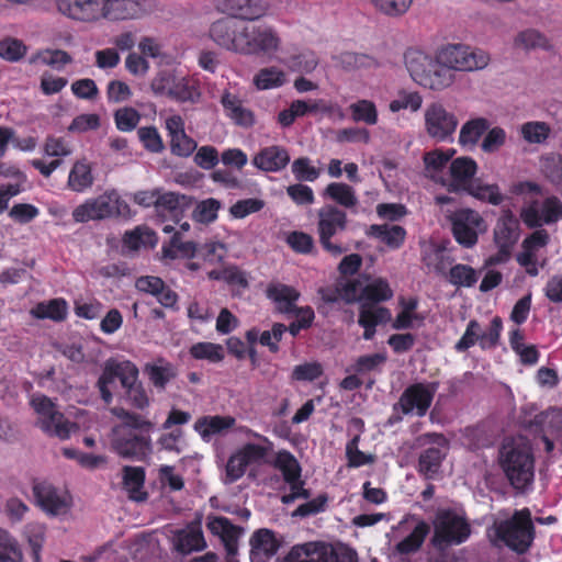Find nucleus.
<instances>
[{"label":"nucleus","instance_id":"1","mask_svg":"<svg viewBox=\"0 0 562 562\" xmlns=\"http://www.w3.org/2000/svg\"><path fill=\"white\" fill-rule=\"evenodd\" d=\"M210 36L220 47L243 56L272 59L282 47L281 36L274 26L234 18L215 21L210 27Z\"/></svg>","mask_w":562,"mask_h":562},{"label":"nucleus","instance_id":"2","mask_svg":"<svg viewBox=\"0 0 562 562\" xmlns=\"http://www.w3.org/2000/svg\"><path fill=\"white\" fill-rule=\"evenodd\" d=\"M111 412L123 420L113 429V449L123 458L145 460L151 452L149 432L154 428L153 423L124 408L114 407Z\"/></svg>","mask_w":562,"mask_h":562},{"label":"nucleus","instance_id":"3","mask_svg":"<svg viewBox=\"0 0 562 562\" xmlns=\"http://www.w3.org/2000/svg\"><path fill=\"white\" fill-rule=\"evenodd\" d=\"M499 462L516 490H524L533 481L535 460L526 438L506 439L501 449Z\"/></svg>","mask_w":562,"mask_h":562},{"label":"nucleus","instance_id":"4","mask_svg":"<svg viewBox=\"0 0 562 562\" xmlns=\"http://www.w3.org/2000/svg\"><path fill=\"white\" fill-rule=\"evenodd\" d=\"M405 66L412 79L419 86L440 91L450 87L454 74L438 61V56H430L423 50L409 48L404 55Z\"/></svg>","mask_w":562,"mask_h":562},{"label":"nucleus","instance_id":"5","mask_svg":"<svg viewBox=\"0 0 562 562\" xmlns=\"http://www.w3.org/2000/svg\"><path fill=\"white\" fill-rule=\"evenodd\" d=\"M488 536L518 553L526 552L533 539L530 512L528 509L517 510L510 519L496 522Z\"/></svg>","mask_w":562,"mask_h":562},{"label":"nucleus","instance_id":"6","mask_svg":"<svg viewBox=\"0 0 562 562\" xmlns=\"http://www.w3.org/2000/svg\"><path fill=\"white\" fill-rule=\"evenodd\" d=\"M471 535V527L464 515L454 509H439L434 519L435 547L443 549L465 542Z\"/></svg>","mask_w":562,"mask_h":562},{"label":"nucleus","instance_id":"7","mask_svg":"<svg viewBox=\"0 0 562 562\" xmlns=\"http://www.w3.org/2000/svg\"><path fill=\"white\" fill-rule=\"evenodd\" d=\"M436 55L438 61L450 69V74L482 70L491 60L485 50L465 44H447L440 47Z\"/></svg>","mask_w":562,"mask_h":562},{"label":"nucleus","instance_id":"8","mask_svg":"<svg viewBox=\"0 0 562 562\" xmlns=\"http://www.w3.org/2000/svg\"><path fill=\"white\" fill-rule=\"evenodd\" d=\"M57 9L63 15L81 22H93L101 18L125 20L122 11L105 0H58Z\"/></svg>","mask_w":562,"mask_h":562},{"label":"nucleus","instance_id":"9","mask_svg":"<svg viewBox=\"0 0 562 562\" xmlns=\"http://www.w3.org/2000/svg\"><path fill=\"white\" fill-rule=\"evenodd\" d=\"M31 405L38 415L37 423L41 429L47 435L65 440L75 431V424L67 420L47 396L34 394Z\"/></svg>","mask_w":562,"mask_h":562},{"label":"nucleus","instance_id":"10","mask_svg":"<svg viewBox=\"0 0 562 562\" xmlns=\"http://www.w3.org/2000/svg\"><path fill=\"white\" fill-rule=\"evenodd\" d=\"M520 218L529 228L553 225L562 220V201L555 195L526 201L520 210Z\"/></svg>","mask_w":562,"mask_h":562},{"label":"nucleus","instance_id":"11","mask_svg":"<svg viewBox=\"0 0 562 562\" xmlns=\"http://www.w3.org/2000/svg\"><path fill=\"white\" fill-rule=\"evenodd\" d=\"M549 241L550 235L543 228L536 229L522 240L521 250L517 254L516 260L528 276L537 277L540 269L547 265L546 248Z\"/></svg>","mask_w":562,"mask_h":562},{"label":"nucleus","instance_id":"12","mask_svg":"<svg viewBox=\"0 0 562 562\" xmlns=\"http://www.w3.org/2000/svg\"><path fill=\"white\" fill-rule=\"evenodd\" d=\"M317 233L323 248L333 256L341 255L345 249L331 241V238L347 227V214L335 205L327 204L317 211Z\"/></svg>","mask_w":562,"mask_h":562},{"label":"nucleus","instance_id":"13","mask_svg":"<svg viewBox=\"0 0 562 562\" xmlns=\"http://www.w3.org/2000/svg\"><path fill=\"white\" fill-rule=\"evenodd\" d=\"M438 386V382H418L407 386L398 402L394 404V412L417 417L425 416Z\"/></svg>","mask_w":562,"mask_h":562},{"label":"nucleus","instance_id":"14","mask_svg":"<svg viewBox=\"0 0 562 562\" xmlns=\"http://www.w3.org/2000/svg\"><path fill=\"white\" fill-rule=\"evenodd\" d=\"M338 296L348 303L360 301L362 304L370 305L369 303L390 300L393 296V291L385 279L376 278L366 286L356 281L341 283L338 289Z\"/></svg>","mask_w":562,"mask_h":562},{"label":"nucleus","instance_id":"15","mask_svg":"<svg viewBox=\"0 0 562 562\" xmlns=\"http://www.w3.org/2000/svg\"><path fill=\"white\" fill-rule=\"evenodd\" d=\"M32 490L35 504L47 515L65 516L70 512L72 498L64 487L47 481H35Z\"/></svg>","mask_w":562,"mask_h":562},{"label":"nucleus","instance_id":"16","mask_svg":"<svg viewBox=\"0 0 562 562\" xmlns=\"http://www.w3.org/2000/svg\"><path fill=\"white\" fill-rule=\"evenodd\" d=\"M134 363L130 360L108 359L97 381V389L102 401L109 405L113 402L119 383L122 389L130 381Z\"/></svg>","mask_w":562,"mask_h":562},{"label":"nucleus","instance_id":"17","mask_svg":"<svg viewBox=\"0 0 562 562\" xmlns=\"http://www.w3.org/2000/svg\"><path fill=\"white\" fill-rule=\"evenodd\" d=\"M121 199L115 190L106 191L97 198L88 199L72 211L74 221L86 223L103 220L120 213Z\"/></svg>","mask_w":562,"mask_h":562},{"label":"nucleus","instance_id":"18","mask_svg":"<svg viewBox=\"0 0 562 562\" xmlns=\"http://www.w3.org/2000/svg\"><path fill=\"white\" fill-rule=\"evenodd\" d=\"M418 445L427 447L419 456L418 469L427 479L438 474L442 460L448 452V441L440 434H425L418 439Z\"/></svg>","mask_w":562,"mask_h":562},{"label":"nucleus","instance_id":"19","mask_svg":"<svg viewBox=\"0 0 562 562\" xmlns=\"http://www.w3.org/2000/svg\"><path fill=\"white\" fill-rule=\"evenodd\" d=\"M519 238V222L509 211L504 212L498 218L494 229V240L498 247L497 254L488 259V263L496 265L506 261L514 245Z\"/></svg>","mask_w":562,"mask_h":562},{"label":"nucleus","instance_id":"20","mask_svg":"<svg viewBox=\"0 0 562 562\" xmlns=\"http://www.w3.org/2000/svg\"><path fill=\"white\" fill-rule=\"evenodd\" d=\"M452 232L456 240L470 248L476 244L479 234L485 229L482 216L473 210L461 209L451 216Z\"/></svg>","mask_w":562,"mask_h":562},{"label":"nucleus","instance_id":"21","mask_svg":"<svg viewBox=\"0 0 562 562\" xmlns=\"http://www.w3.org/2000/svg\"><path fill=\"white\" fill-rule=\"evenodd\" d=\"M458 126V120L441 103L429 104L425 110V128L428 135L439 142L451 138Z\"/></svg>","mask_w":562,"mask_h":562},{"label":"nucleus","instance_id":"22","mask_svg":"<svg viewBox=\"0 0 562 562\" xmlns=\"http://www.w3.org/2000/svg\"><path fill=\"white\" fill-rule=\"evenodd\" d=\"M532 425L539 428L547 452L562 453V407H549L536 415Z\"/></svg>","mask_w":562,"mask_h":562},{"label":"nucleus","instance_id":"23","mask_svg":"<svg viewBox=\"0 0 562 562\" xmlns=\"http://www.w3.org/2000/svg\"><path fill=\"white\" fill-rule=\"evenodd\" d=\"M276 467L281 471L284 481L289 484L290 492L282 496L284 504L293 503L297 498H308L310 493L303 487L301 481V467L297 460L286 451L278 453Z\"/></svg>","mask_w":562,"mask_h":562},{"label":"nucleus","instance_id":"24","mask_svg":"<svg viewBox=\"0 0 562 562\" xmlns=\"http://www.w3.org/2000/svg\"><path fill=\"white\" fill-rule=\"evenodd\" d=\"M267 449L260 445L248 443L232 454L226 464V480L232 483L240 479L249 464L265 458Z\"/></svg>","mask_w":562,"mask_h":562},{"label":"nucleus","instance_id":"25","mask_svg":"<svg viewBox=\"0 0 562 562\" xmlns=\"http://www.w3.org/2000/svg\"><path fill=\"white\" fill-rule=\"evenodd\" d=\"M206 526L210 532L218 537L224 544L227 553L226 562H238L236 553L243 529L233 525L226 517H209Z\"/></svg>","mask_w":562,"mask_h":562},{"label":"nucleus","instance_id":"26","mask_svg":"<svg viewBox=\"0 0 562 562\" xmlns=\"http://www.w3.org/2000/svg\"><path fill=\"white\" fill-rule=\"evenodd\" d=\"M476 170L477 165L472 158L458 157L450 164L449 178L443 184L453 191H467L475 180Z\"/></svg>","mask_w":562,"mask_h":562},{"label":"nucleus","instance_id":"27","mask_svg":"<svg viewBox=\"0 0 562 562\" xmlns=\"http://www.w3.org/2000/svg\"><path fill=\"white\" fill-rule=\"evenodd\" d=\"M252 165L265 172H279L290 162L289 151L279 145L261 148L251 160Z\"/></svg>","mask_w":562,"mask_h":562},{"label":"nucleus","instance_id":"28","mask_svg":"<svg viewBox=\"0 0 562 562\" xmlns=\"http://www.w3.org/2000/svg\"><path fill=\"white\" fill-rule=\"evenodd\" d=\"M284 562H336L331 549L323 543L307 542L294 546Z\"/></svg>","mask_w":562,"mask_h":562},{"label":"nucleus","instance_id":"29","mask_svg":"<svg viewBox=\"0 0 562 562\" xmlns=\"http://www.w3.org/2000/svg\"><path fill=\"white\" fill-rule=\"evenodd\" d=\"M224 9L238 21H255L267 14L269 4L265 0H224Z\"/></svg>","mask_w":562,"mask_h":562},{"label":"nucleus","instance_id":"30","mask_svg":"<svg viewBox=\"0 0 562 562\" xmlns=\"http://www.w3.org/2000/svg\"><path fill=\"white\" fill-rule=\"evenodd\" d=\"M406 527L411 529L409 535L396 544L397 551L404 554L418 550L429 532V526L425 521L415 520L414 518L402 520L397 529L403 530Z\"/></svg>","mask_w":562,"mask_h":562},{"label":"nucleus","instance_id":"31","mask_svg":"<svg viewBox=\"0 0 562 562\" xmlns=\"http://www.w3.org/2000/svg\"><path fill=\"white\" fill-rule=\"evenodd\" d=\"M250 559L252 562L272 557L278 551V541L269 529H259L250 538Z\"/></svg>","mask_w":562,"mask_h":562},{"label":"nucleus","instance_id":"32","mask_svg":"<svg viewBox=\"0 0 562 562\" xmlns=\"http://www.w3.org/2000/svg\"><path fill=\"white\" fill-rule=\"evenodd\" d=\"M173 544L177 551L182 554H189L194 551H201L206 547V542L199 525H190L173 536Z\"/></svg>","mask_w":562,"mask_h":562},{"label":"nucleus","instance_id":"33","mask_svg":"<svg viewBox=\"0 0 562 562\" xmlns=\"http://www.w3.org/2000/svg\"><path fill=\"white\" fill-rule=\"evenodd\" d=\"M235 422L232 416H203L195 422L194 429L203 440L210 441L214 436L225 434Z\"/></svg>","mask_w":562,"mask_h":562},{"label":"nucleus","instance_id":"34","mask_svg":"<svg viewBox=\"0 0 562 562\" xmlns=\"http://www.w3.org/2000/svg\"><path fill=\"white\" fill-rule=\"evenodd\" d=\"M266 294L277 305L278 310L285 314L294 312L295 302L300 297V293L293 286L280 282L269 283Z\"/></svg>","mask_w":562,"mask_h":562},{"label":"nucleus","instance_id":"35","mask_svg":"<svg viewBox=\"0 0 562 562\" xmlns=\"http://www.w3.org/2000/svg\"><path fill=\"white\" fill-rule=\"evenodd\" d=\"M221 104L226 116L235 124L240 126H251L254 124V115L251 111L244 106L243 101L234 93L224 91L221 97Z\"/></svg>","mask_w":562,"mask_h":562},{"label":"nucleus","instance_id":"36","mask_svg":"<svg viewBox=\"0 0 562 562\" xmlns=\"http://www.w3.org/2000/svg\"><path fill=\"white\" fill-rule=\"evenodd\" d=\"M390 319L391 313L387 308L362 304L358 322L364 328L363 338L370 340L375 334L376 325Z\"/></svg>","mask_w":562,"mask_h":562},{"label":"nucleus","instance_id":"37","mask_svg":"<svg viewBox=\"0 0 562 562\" xmlns=\"http://www.w3.org/2000/svg\"><path fill=\"white\" fill-rule=\"evenodd\" d=\"M286 82V72L278 66L263 67L252 78V85L259 91L279 89Z\"/></svg>","mask_w":562,"mask_h":562},{"label":"nucleus","instance_id":"38","mask_svg":"<svg viewBox=\"0 0 562 562\" xmlns=\"http://www.w3.org/2000/svg\"><path fill=\"white\" fill-rule=\"evenodd\" d=\"M139 371L136 366L132 370V379L124 385V400L127 404L137 409H145L149 406V396L138 380Z\"/></svg>","mask_w":562,"mask_h":562},{"label":"nucleus","instance_id":"39","mask_svg":"<svg viewBox=\"0 0 562 562\" xmlns=\"http://www.w3.org/2000/svg\"><path fill=\"white\" fill-rule=\"evenodd\" d=\"M157 240L156 233L151 228L140 225L124 234L123 246L131 251H137L142 248L155 247Z\"/></svg>","mask_w":562,"mask_h":562},{"label":"nucleus","instance_id":"40","mask_svg":"<svg viewBox=\"0 0 562 562\" xmlns=\"http://www.w3.org/2000/svg\"><path fill=\"white\" fill-rule=\"evenodd\" d=\"M422 259L429 271L440 274L446 273L450 265L446 249L434 243L423 245Z\"/></svg>","mask_w":562,"mask_h":562},{"label":"nucleus","instance_id":"41","mask_svg":"<svg viewBox=\"0 0 562 562\" xmlns=\"http://www.w3.org/2000/svg\"><path fill=\"white\" fill-rule=\"evenodd\" d=\"M465 192L492 205H499L505 200V194L502 193L498 184L484 182L481 178H476Z\"/></svg>","mask_w":562,"mask_h":562},{"label":"nucleus","instance_id":"42","mask_svg":"<svg viewBox=\"0 0 562 562\" xmlns=\"http://www.w3.org/2000/svg\"><path fill=\"white\" fill-rule=\"evenodd\" d=\"M93 181L94 178L90 164L86 160H79L72 166L67 184L72 191L81 193L91 188Z\"/></svg>","mask_w":562,"mask_h":562},{"label":"nucleus","instance_id":"43","mask_svg":"<svg viewBox=\"0 0 562 562\" xmlns=\"http://www.w3.org/2000/svg\"><path fill=\"white\" fill-rule=\"evenodd\" d=\"M371 237L378 238L391 248H398L405 239L406 232L398 225H371L367 232Z\"/></svg>","mask_w":562,"mask_h":562},{"label":"nucleus","instance_id":"44","mask_svg":"<svg viewBox=\"0 0 562 562\" xmlns=\"http://www.w3.org/2000/svg\"><path fill=\"white\" fill-rule=\"evenodd\" d=\"M145 472L139 467H125L123 470V486L128 493L130 498L134 501H143L145 493L143 492Z\"/></svg>","mask_w":562,"mask_h":562},{"label":"nucleus","instance_id":"45","mask_svg":"<svg viewBox=\"0 0 562 562\" xmlns=\"http://www.w3.org/2000/svg\"><path fill=\"white\" fill-rule=\"evenodd\" d=\"M292 72L311 74L318 65L316 54L310 49L301 50L281 60Z\"/></svg>","mask_w":562,"mask_h":562},{"label":"nucleus","instance_id":"46","mask_svg":"<svg viewBox=\"0 0 562 562\" xmlns=\"http://www.w3.org/2000/svg\"><path fill=\"white\" fill-rule=\"evenodd\" d=\"M31 315L37 319L63 321L67 315V303L63 299L41 302L31 310Z\"/></svg>","mask_w":562,"mask_h":562},{"label":"nucleus","instance_id":"47","mask_svg":"<svg viewBox=\"0 0 562 562\" xmlns=\"http://www.w3.org/2000/svg\"><path fill=\"white\" fill-rule=\"evenodd\" d=\"M323 195L347 209L353 207L358 203L353 188L344 182L329 183L325 188Z\"/></svg>","mask_w":562,"mask_h":562},{"label":"nucleus","instance_id":"48","mask_svg":"<svg viewBox=\"0 0 562 562\" xmlns=\"http://www.w3.org/2000/svg\"><path fill=\"white\" fill-rule=\"evenodd\" d=\"M72 61V57L61 49H43L32 55L30 64H41L49 66L56 70H61L66 65Z\"/></svg>","mask_w":562,"mask_h":562},{"label":"nucleus","instance_id":"49","mask_svg":"<svg viewBox=\"0 0 562 562\" xmlns=\"http://www.w3.org/2000/svg\"><path fill=\"white\" fill-rule=\"evenodd\" d=\"M181 232H175L169 244L162 246L164 257L175 259L177 257L192 258L199 255V248L193 241H182Z\"/></svg>","mask_w":562,"mask_h":562},{"label":"nucleus","instance_id":"50","mask_svg":"<svg viewBox=\"0 0 562 562\" xmlns=\"http://www.w3.org/2000/svg\"><path fill=\"white\" fill-rule=\"evenodd\" d=\"M453 155V150H441L437 149L430 153H427L424 157L425 168L427 175L436 181L445 182L440 172L447 166L448 161L451 159Z\"/></svg>","mask_w":562,"mask_h":562},{"label":"nucleus","instance_id":"51","mask_svg":"<svg viewBox=\"0 0 562 562\" xmlns=\"http://www.w3.org/2000/svg\"><path fill=\"white\" fill-rule=\"evenodd\" d=\"M487 128L488 122L483 117L467 122L460 131V144L467 147H473Z\"/></svg>","mask_w":562,"mask_h":562},{"label":"nucleus","instance_id":"52","mask_svg":"<svg viewBox=\"0 0 562 562\" xmlns=\"http://www.w3.org/2000/svg\"><path fill=\"white\" fill-rule=\"evenodd\" d=\"M351 119L367 125L378 123V110L375 104L367 99L358 100L349 105Z\"/></svg>","mask_w":562,"mask_h":562},{"label":"nucleus","instance_id":"53","mask_svg":"<svg viewBox=\"0 0 562 562\" xmlns=\"http://www.w3.org/2000/svg\"><path fill=\"white\" fill-rule=\"evenodd\" d=\"M179 77L175 70L161 69L159 70L150 82V90L156 97H171V91Z\"/></svg>","mask_w":562,"mask_h":562},{"label":"nucleus","instance_id":"54","mask_svg":"<svg viewBox=\"0 0 562 562\" xmlns=\"http://www.w3.org/2000/svg\"><path fill=\"white\" fill-rule=\"evenodd\" d=\"M520 135L529 144H543L551 133V127L546 122L530 121L521 124Z\"/></svg>","mask_w":562,"mask_h":562},{"label":"nucleus","instance_id":"55","mask_svg":"<svg viewBox=\"0 0 562 562\" xmlns=\"http://www.w3.org/2000/svg\"><path fill=\"white\" fill-rule=\"evenodd\" d=\"M502 330L503 322L497 316L492 318L486 328H483L479 323V346L481 349H494L499 341Z\"/></svg>","mask_w":562,"mask_h":562},{"label":"nucleus","instance_id":"56","mask_svg":"<svg viewBox=\"0 0 562 562\" xmlns=\"http://www.w3.org/2000/svg\"><path fill=\"white\" fill-rule=\"evenodd\" d=\"M479 272L468 265L458 263L449 269L448 280L456 286L471 288L479 280Z\"/></svg>","mask_w":562,"mask_h":562},{"label":"nucleus","instance_id":"57","mask_svg":"<svg viewBox=\"0 0 562 562\" xmlns=\"http://www.w3.org/2000/svg\"><path fill=\"white\" fill-rule=\"evenodd\" d=\"M170 99L182 103H196L200 99V91L186 76L179 75Z\"/></svg>","mask_w":562,"mask_h":562},{"label":"nucleus","instance_id":"58","mask_svg":"<svg viewBox=\"0 0 562 562\" xmlns=\"http://www.w3.org/2000/svg\"><path fill=\"white\" fill-rule=\"evenodd\" d=\"M23 554L18 541L0 528V562H22Z\"/></svg>","mask_w":562,"mask_h":562},{"label":"nucleus","instance_id":"59","mask_svg":"<svg viewBox=\"0 0 562 562\" xmlns=\"http://www.w3.org/2000/svg\"><path fill=\"white\" fill-rule=\"evenodd\" d=\"M190 355L196 360L216 363L224 359V348L213 342H196L191 346Z\"/></svg>","mask_w":562,"mask_h":562},{"label":"nucleus","instance_id":"60","mask_svg":"<svg viewBox=\"0 0 562 562\" xmlns=\"http://www.w3.org/2000/svg\"><path fill=\"white\" fill-rule=\"evenodd\" d=\"M541 170L544 177L562 190V156L550 154L541 159Z\"/></svg>","mask_w":562,"mask_h":562},{"label":"nucleus","instance_id":"61","mask_svg":"<svg viewBox=\"0 0 562 562\" xmlns=\"http://www.w3.org/2000/svg\"><path fill=\"white\" fill-rule=\"evenodd\" d=\"M146 372L153 385L159 390H164L176 375L173 367L162 361L160 363L148 364Z\"/></svg>","mask_w":562,"mask_h":562},{"label":"nucleus","instance_id":"62","mask_svg":"<svg viewBox=\"0 0 562 562\" xmlns=\"http://www.w3.org/2000/svg\"><path fill=\"white\" fill-rule=\"evenodd\" d=\"M423 98L419 92L416 91H401L396 99L391 101L390 111L393 113L400 112L401 110H409L416 112L422 108Z\"/></svg>","mask_w":562,"mask_h":562},{"label":"nucleus","instance_id":"63","mask_svg":"<svg viewBox=\"0 0 562 562\" xmlns=\"http://www.w3.org/2000/svg\"><path fill=\"white\" fill-rule=\"evenodd\" d=\"M294 178L300 181L314 182L321 176V169L312 165V160L307 157H300L292 162L291 166Z\"/></svg>","mask_w":562,"mask_h":562},{"label":"nucleus","instance_id":"64","mask_svg":"<svg viewBox=\"0 0 562 562\" xmlns=\"http://www.w3.org/2000/svg\"><path fill=\"white\" fill-rule=\"evenodd\" d=\"M385 361L386 355L384 352L361 356L347 371H353L358 374L374 372L378 371L385 363Z\"/></svg>","mask_w":562,"mask_h":562}]
</instances>
